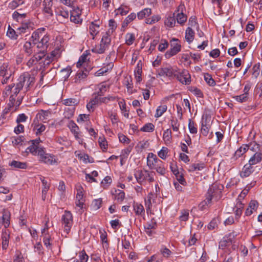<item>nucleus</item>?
<instances>
[{
  "instance_id": "29",
  "label": "nucleus",
  "mask_w": 262,
  "mask_h": 262,
  "mask_svg": "<svg viewBox=\"0 0 262 262\" xmlns=\"http://www.w3.org/2000/svg\"><path fill=\"white\" fill-rule=\"evenodd\" d=\"M151 14V10L150 8H145L137 13L138 18L142 19L149 16Z\"/></svg>"
},
{
  "instance_id": "52",
  "label": "nucleus",
  "mask_w": 262,
  "mask_h": 262,
  "mask_svg": "<svg viewBox=\"0 0 262 262\" xmlns=\"http://www.w3.org/2000/svg\"><path fill=\"white\" fill-rule=\"evenodd\" d=\"M71 72V69L70 67H69L61 70L60 71V73L62 75V78H64V80H66L70 76Z\"/></svg>"
},
{
  "instance_id": "48",
  "label": "nucleus",
  "mask_w": 262,
  "mask_h": 262,
  "mask_svg": "<svg viewBox=\"0 0 262 262\" xmlns=\"http://www.w3.org/2000/svg\"><path fill=\"white\" fill-rule=\"evenodd\" d=\"M42 34H40L38 31H35L32 34L31 41L34 44L40 40Z\"/></svg>"
},
{
  "instance_id": "2",
  "label": "nucleus",
  "mask_w": 262,
  "mask_h": 262,
  "mask_svg": "<svg viewBox=\"0 0 262 262\" xmlns=\"http://www.w3.org/2000/svg\"><path fill=\"white\" fill-rule=\"evenodd\" d=\"M134 176L136 181L140 185H145L146 181L152 183L155 181L154 175L155 172L147 170H135Z\"/></svg>"
},
{
  "instance_id": "1",
  "label": "nucleus",
  "mask_w": 262,
  "mask_h": 262,
  "mask_svg": "<svg viewBox=\"0 0 262 262\" xmlns=\"http://www.w3.org/2000/svg\"><path fill=\"white\" fill-rule=\"evenodd\" d=\"M34 83V78L28 73H24L20 75L18 82L14 89V93L17 95L23 88L28 91Z\"/></svg>"
},
{
  "instance_id": "39",
  "label": "nucleus",
  "mask_w": 262,
  "mask_h": 262,
  "mask_svg": "<svg viewBox=\"0 0 262 262\" xmlns=\"http://www.w3.org/2000/svg\"><path fill=\"white\" fill-rule=\"evenodd\" d=\"M115 194L113 193V195H115V199L117 200L119 202H122L125 197V193L123 191L120 190H115Z\"/></svg>"
},
{
  "instance_id": "4",
  "label": "nucleus",
  "mask_w": 262,
  "mask_h": 262,
  "mask_svg": "<svg viewBox=\"0 0 262 262\" xmlns=\"http://www.w3.org/2000/svg\"><path fill=\"white\" fill-rule=\"evenodd\" d=\"M38 160L47 165L57 164V159L56 157L53 155L46 153L43 149L38 152Z\"/></svg>"
},
{
  "instance_id": "6",
  "label": "nucleus",
  "mask_w": 262,
  "mask_h": 262,
  "mask_svg": "<svg viewBox=\"0 0 262 262\" xmlns=\"http://www.w3.org/2000/svg\"><path fill=\"white\" fill-rule=\"evenodd\" d=\"M62 224L64 225V231L68 234L73 225V216L70 211H65L62 216Z\"/></svg>"
},
{
  "instance_id": "21",
  "label": "nucleus",
  "mask_w": 262,
  "mask_h": 262,
  "mask_svg": "<svg viewBox=\"0 0 262 262\" xmlns=\"http://www.w3.org/2000/svg\"><path fill=\"white\" fill-rule=\"evenodd\" d=\"M50 115L51 112L49 111L40 110L37 114L36 118L41 121L46 122Z\"/></svg>"
},
{
  "instance_id": "62",
  "label": "nucleus",
  "mask_w": 262,
  "mask_h": 262,
  "mask_svg": "<svg viewBox=\"0 0 262 262\" xmlns=\"http://www.w3.org/2000/svg\"><path fill=\"white\" fill-rule=\"evenodd\" d=\"M102 203V199L99 198L97 199H95L93 201L92 205L95 209L97 210L101 207Z\"/></svg>"
},
{
  "instance_id": "60",
  "label": "nucleus",
  "mask_w": 262,
  "mask_h": 262,
  "mask_svg": "<svg viewBox=\"0 0 262 262\" xmlns=\"http://www.w3.org/2000/svg\"><path fill=\"white\" fill-rule=\"evenodd\" d=\"M108 26L110 28L109 30L106 33H108L109 34L111 32L113 33V31L116 29L117 28V24L114 19H111L109 20Z\"/></svg>"
},
{
  "instance_id": "46",
  "label": "nucleus",
  "mask_w": 262,
  "mask_h": 262,
  "mask_svg": "<svg viewBox=\"0 0 262 262\" xmlns=\"http://www.w3.org/2000/svg\"><path fill=\"white\" fill-rule=\"evenodd\" d=\"M119 105L120 106V110L122 111V113L125 117L126 118H128L129 117V113L128 110L126 109V104L124 102L120 101L119 102Z\"/></svg>"
},
{
  "instance_id": "53",
  "label": "nucleus",
  "mask_w": 262,
  "mask_h": 262,
  "mask_svg": "<svg viewBox=\"0 0 262 262\" xmlns=\"http://www.w3.org/2000/svg\"><path fill=\"white\" fill-rule=\"evenodd\" d=\"M68 126L71 130V132L74 135L77 134V133L79 132V128L78 126L73 121H71Z\"/></svg>"
},
{
  "instance_id": "18",
  "label": "nucleus",
  "mask_w": 262,
  "mask_h": 262,
  "mask_svg": "<svg viewBox=\"0 0 262 262\" xmlns=\"http://www.w3.org/2000/svg\"><path fill=\"white\" fill-rule=\"evenodd\" d=\"M254 171L253 167L248 164L244 165L240 172V176L242 178L249 177Z\"/></svg>"
},
{
  "instance_id": "19",
  "label": "nucleus",
  "mask_w": 262,
  "mask_h": 262,
  "mask_svg": "<svg viewBox=\"0 0 262 262\" xmlns=\"http://www.w3.org/2000/svg\"><path fill=\"white\" fill-rule=\"evenodd\" d=\"M258 203L256 200H252L250 202L248 207L247 208L245 214L247 216L251 215L253 211H256L258 208Z\"/></svg>"
},
{
  "instance_id": "38",
  "label": "nucleus",
  "mask_w": 262,
  "mask_h": 262,
  "mask_svg": "<svg viewBox=\"0 0 262 262\" xmlns=\"http://www.w3.org/2000/svg\"><path fill=\"white\" fill-rule=\"evenodd\" d=\"M46 129V126L42 124H34L33 130L35 132V134L37 135L41 134Z\"/></svg>"
},
{
  "instance_id": "37",
  "label": "nucleus",
  "mask_w": 262,
  "mask_h": 262,
  "mask_svg": "<svg viewBox=\"0 0 262 262\" xmlns=\"http://www.w3.org/2000/svg\"><path fill=\"white\" fill-rule=\"evenodd\" d=\"M171 134V131L170 129H167L164 132L163 138L166 143H170L172 138Z\"/></svg>"
},
{
  "instance_id": "32",
  "label": "nucleus",
  "mask_w": 262,
  "mask_h": 262,
  "mask_svg": "<svg viewBox=\"0 0 262 262\" xmlns=\"http://www.w3.org/2000/svg\"><path fill=\"white\" fill-rule=\"evenodd\" d=\"M154 169L161 175H164L166 173V169L164 166V163L162 161H159V163L157 166H154Z\"/></svg>"
},
{
  "instance_id": "49",
  "label": "nucleus",
  "mask_w": 262,
  "mask_h": 262,
  "mask_svg": "<svg viewBox=\"0 0 262 262\" xmlns=\"http://www.w3.org/2000/svg\"><path fill=\"white\" fill-rule=\"evenodd\" d=\"M178 23L182 25L185 23L187 20V16L183 13H178L176 16Z\"/></svg>"
},
{
  "instance_id": "3",
  "label": "nucleus",
  "mask_w": 262,
  "mask_h": 262,
  "mask_svg": "<svg viewBox=\"0 0 262 262\" xmlns=\"http://www.w3.org/2000/svg\"><path fill=\"white\" fill-rule=\"evenodd\" d=\"M111 38L108 33H105L101 38L100 43L92 49V52L97 54H102L107 50L111 43Z\"/></svg>"
},
{
  "instance_id": "44",
  "label": "nucleus",
  "mask_w": 262,
  "mask_h": 262,
  "mask_svg": "<svg viewBox=\"0 0 262 262\" xmlns=\"http://www.w3.org/2000/svg\"><path fill=\"white\" fill-rule=\"evenodd\" d=\"M24 3L23 0H14L9 4V8L11 9H15L19 5H21Z\"/></svg>"
},
{
  "instance_id": "17",
  "label": "nucleus",
  "mask_w": 262,
  "mask_h": 262,
  "mask_svg": "<svg viewBox=\"0 0 262 262\" xmlns=\"http://www.w3.org/2000/svg\"><path fill=\"white\" fill-rule=\"evenodd\" d=\"M100 25L97 21H93L89 25V32L90 34L92 36V38L94 39L95 36L99 32Z\"/></svg>"
},
{
  "instance_id": "28",
  "label": "nucleus",
  "mask_w": 262,
  "mask_h": 262,
  "mask_svg": "<svg viewBox=\"0 0 262 262\" xmlns=\"http://www.w3.org/2000/svg\"><path fill=\"white\" fill-rule=\"evenodd\" d=\"M9 166L15 168L26 169L27 168V163L13 160L9 164Z\"/></svg>"
},
{
  "instance_id": "41",
  "label": "nucleus",
  "mask_w": 262,
  "mask_h": 262,
  "mask_svg": "<svg viewBox=\"0 0 262 262\" xmlns=\"http://www.w3.org/2000/svg\"><path fill=\"white\" fill-rule=\"evenodd\" d=\"M209 128L210 127L206 124V121H204L203 119L201 129V134L204 136H207L209 133Z\"/></svg>"
},
{
  "instance_id": "14",
  "label": "nucleus",
  "mask_w": 262,
  "mask_h": 262,
  "mask_svg": "<svg viewBox=\"0 0 262 262\" xmlns=\"http://www.w3.org/2000/svg\"><path fill=\"white\" fill-rule=\"evenodd\" d=\"M25 53L28 56H30L34 53H36L35 46L31 41H26L23 46Z\"/></svg>"
},
{
  "instance_id": "22",
  "label": "nucleus",
  "mask_w": 262,
  "mask_h": 262,
  "mask_svg": "<svg viewBox=\"0 0 262 262\" xmlns=\"http://www.w3.org/2000/svg\"><path fill=\"white\" fill-rule=\"evenodd\" d=\"M43 148L42 147H40L39 146H36L35 144H33L32 143L31 145H30L27 149H26V152H30L33 155L38 156V152L40 150H42Z\"/></svg>"
},
{
  "instance_id": "27",
  "label": "nucleus",
  "mask_w": 262,
  "mask_h": 262,
  "mask_svg": "<svg viewBox=\"0 0 262 262\" xmlns=\"http://www.w3.org/2000/svg\"><path fill=\"white\" fill-rule=\"evenodd\" d=\"M10 213L6 210H4L3 212L2 220L3 224L5 228H7L10 225Z\"/></svg>"
},
{
  "instance_id": "40",
  "label": "nucleus",
  "mask_w": 262,
  "mask_h": 262,
  "mask_svg": "<svg viewBox=\"0 0 262 262\" xmlns=\"http://www.w3.org/2000/svg\"><path fill=\"white\" fill-rule=\"evenodd\" d=\"M74 107L65 108L63 114L64 117L68 119L72 118L74 115Z\"/></svg>"
},
{
  "instance_id": "50",
  "label": "nucleus",
  "mask_w": 262,
  "mask_h": 262,
  "mask_svg": "<svg viewBox=\"0 0 262 262\" xmlns=\"http://www.w3.org/2000/svg\"><path fill=\"white\" fill-rule=\"evenodd\" d=\"M248 93H244L238 96L233 97V98L237 101L242 103L246 102L248 100Z\"/></svg>"
},
{
  "instance_id": "23",
  "label": "nucleus",
  "mask_w": 262,
  "mask_h": 262,
  "mask_svg": "<svg viewBox=\"0 0 262 262\" xmlns=\"http://www.w3.org/2000/svg\"><path fill=\"white\" fill-rule=\"evenodd\" d=\"M195 33L191 27H188L185 31V40L188 43H191L194 39Z\"/></svg>"
},
{
  "instance_id": "8",
  "label": "nucleus",
  "mask_w": 262,
  "mask_h": 262,
  "mask_svg": "<svg viewBox=\"0 0 262 262\" xmlns=\"http://www.w3.org/2000/svg\"><path fill=\"white\" fill-rule=\"evenodd\" d=\"M49 39V36L48 35H43L40 40L33 44L35 46L36 51L45 52V51L48 47Z\"/></svg>"
},
{
  "instance_id": "51",
  "label": "nucleus",
  "mask_w": 262,
  "mask_h": 262,
  "mask_svg": "<svg viewBox=\"0 0 262 262\" xmlns=\"http://www.w3.org/2000/svg\"><path fill=\"white\" fill-rule=\"evenodd\" d=\"M63 103L67 106L74 107L75 105L77 104L78 102L75 99L69 98L63 100Z\"/></svg>"
},
{
  "instance_id": "24",
  "label": "nucleus",
  "mask_w": 262,
  "mask_h": 262,
  "mask_svg": "<svg viewBox=\"0 0 262 262\" xmlns=\"http://www.w3.org/2000/svg\"><path fill=\"white\" fill-rule=\"evenodd\" d=\"M108 88L109 86L106 85L104 82L101 83L97 85L98 90L97 92L95 93L94 95H97L98 96H102Z\"/></svg>"
},
{
  "instance_id": "35",
  "label": "nucleus",
  "mask_w": 262,
  "mask_h": 262,
  "mask_svg": "<svg viewBox=\"0 0 262 262\" xmlns=\"http://www.w3.org/2000/svg\"><path fill=\"white\" fill-rule=\"evenodd\" d=\"M152 196L153 194L150 192L148 194L147 198L145 199V205L147 213H148V211L150 210L152 206L151 200Z\"/></svg>"
},
{
  "instance_id": "42",
  "label": "nucleus",
  "mask_w": 262,
  "mask_h": 262,
  "mask_svg": "<svg viewBox=\"0 0 262 262\" xmlns=\"http://www.w3.org/2000/svg\"><path fill=\"white\" fill-rule=\"evenodd\" d=\"M88 74L89 71L86 69L79 71L76 76V82H77L78 80L80 81L81 79L85 78L88 76Z\"/></svg>"
},
{
  "instance_id": "12",
  "label": "nucleus",
  "mask_w": 262,
  "mask_h": 262,
  "mask_svg": "<svg viewBox=\"0 0 262 262\" xmlns=\"http://www.w3.org/2000/svg\"><path fill=\"white\" fill-rule=\"evenodd\" d=\"M32 24L29 20H25L21 23V26L17 29L19 34L26 33L32 30Z\"/></svg>"
},
{
  "instance_id": "63",
  "label": "nucleus",
  "mask_w": 262,
  "mask_h": 262,
  "mask_svg": "<svg viewBox=\"0 0 262 262\" xmlns=\"http://www.w3.org/2000/svg\"><path fill=\"white\" fill-rule=\"evenodd\" d=\"M170 122L173 130L175 132L178 131L180 126V124L178 122L177 119H171L170 120Z\"/></svg>"
},
{
  "instance_id": "31",
  "label": "nucleus",
  "mask_w": 262,
  "mask_h": 262,
  "mask_svg": "<svg viewBox=\"0 0 262 262\" xmlns=\"http://www.w3.org/2000/svg\"><path fill=\"white\" fill-rule=\"evenodd\" d=\"M142 66L140 65L139 62L138 63L136 70H135V77L137 82H140L142 80Z\"/></svg>"
},
{
  "instance_id": "61",
  "label": "nucleus",
  "mask_w": 262,
  "mask_h": 262,
  "mask_svg": "<svg viewBox=\"0 0 262 262\" xmlns=\"http://www.w3.org/2000/svg\"><path fill=\"white\" fill-rule=\"evenodd\" d=\"M100 147L103 150H105L107 148V143L104 138L100 137L98 140Z\"/></svg>"
},
{
  "instance_id": "13",
  "label": "nucleus",
  "mask_w": 262,
  "mask_h": 262,
  "mask_svg": "<svg viewBox=\"0 0 262 262\" xmlns=\"http://www.w3.org/2000/svg\"><path fill=\"white\" fill-rule=\"evenodd\" d=\"M160 161L156 155L152 152L148 154L147 157V165L150 169H154L156 163H159Z\"/></svg>"
},
{
  "instance_id": "9",
  "label": "nucleus",
  "mask_w": 262,
  "mask_h": 262,
  "mask_svg": "<svg viewBox=\"0 0 262 262\" xmlns=\"http://www.w3.org/2000/svg\"><path fill=\"white\" fill-rule=\"evenodd\" d=\"M218 193H221V192L215 189L213 186L210 187L207 192L205 200L202 202L203 206H208L210 205L211 203L212 199L214 198Z\"/></svg>"
},
{
  "instance_id": "45",
  "label": "nucleus",
  "mask_w": 262,
  "mask_h": 262,
  "mask_svg": "<svg viewBox=\"0 0 262 262\" xmlns=\"http://www.w3.org/2000/svg\"><path fill=\"white\" fill-rule=\"evenodd\" d=\"M79 261H76L74 259L73 262H86L88 260L89 256L84 251H80L78 254Z\"/></svg>"
},
{
  "instance_id": "10",
  "label": "nucleus",
  "mask_w": 262,
  "mask_h": 262,
  "mask_svg": "<svg viewBox=\"0 0 262 262\" xmlns=\"http://www.w3.org/2000/svg\"><path fill=\"white\" fill-rule=\"evenodd\" d=\"M177 70L171 67L161 68L159 72L160 76H167L170 78H174L177 74Z\"/></svg>"
},
{
  "instance_id": "34",
  "label": "nucleus",
  "mask_w": 262,
  "mask_h": 262,
  "mask_svg": "<svg viewBox=\"0 0 262 262\" xmlns=\"http://www.w3.org/2000/svg\"><path fill=\"white\" fill-rule=\"evenodd\" d=\"M248 149H250L251 150L255 151V152H262V149L260 148V145L255 142L250 143L248 145Z\"/></svg>"
},
{
  "instance_id": "58",
  "label": "nucleus",
  "mask_w": 262,
  "mask_h": 262,
  "mask_svg": "<svg viewBox=\"0 0 262 262\" xmlns=\"http://www.w3.org/2000/svg\"><path fill=\"white\" fill-rule=\"evenodd\" d=\"M189 216V210L186 209L182 210L181 212V215L179 219L181 221H186L188 220Z\"/></svg>"
},
{
  "instance_id": "59",
  "label": "nucleus",
  "mask_w": 262,
  "mask_h": 262,
  "mask_svg": "<svg viewBox=\"0 0 262 262\" xmlns=\"http://www.w3.org/2000/svg\"><path fill=\"white\" fill-rule=\"evenodd\" d=\"M204 79L206 82L210 86H214L215 85V82L214 79L212 78L211 76L209 74H206L204 75Z\"/></svg>"
},
{
  "instance_id": "33",
  "label": "nucleus",
  "mask_w": 262,
  "mask_h": 262,
  "mask_svg": "<svg viewBox=\"0 0 262 262\" xmlns=\"http://www.w3.org/2000/svg\"><path fill=\"white\" fill-rule=\"evenodd\" d=\"M26 16V13H20L18 11H15L12 14L13 18L16 20L17 22H24L23 19Z\"/></svg>"
},
{
  "instance_id": "56",
  "label": "nucleus",
  "mask_w": 262,
  "mask_h": 262,
  "mask_svg": "<svg viewBox=\"0 0 262 262\" xmlns=\"http://www.w3.org/2000/svg\"><path fill=\"white\" fill-rule=\"evenodd\" d=\"M7 35L11 39H16L18 36L16 34V31L10 26H9L8 29Z\"/></svg>"
},
{
  "instance_id": "26",
  "label": "nucleus",
  "mask_w": 262,
  "mask_h": 262,
  "mask_svg": "<svg viewBox=\"0 0 262 262\" xmlns=\"http://www.w3.org/2000/svg\"><path fill=\"white\" fill-rule=\"evenodd\" d=\"M134 210L137 215L143 216L145 213V210L143 206L139 203H134L133 205Z\"/></svg>"
},
{
  "instance_id": "57",
  "label": "nucleus",
  "mask_w": 262,
  "mask_h": 262,
  "mask_svg": "<svg viewBox=\"0 0 262 262\" xmlns=\"http://www.w3.org/2000/svg\"><path fill=\"white\" fill-rule=\"evenodd\" d=\"M188 128L190 133L196 134L198 129L196 127V124L191 119L189 120Z\"/></svg>"
},
{
  "instance_id": "43",
  "label": "nucleus",
  "mask_w": 262,
  "mask_h": 262,
  "mask_svg": "<svg viewBox=\"0 0 262 262\" xmlns=\"http://www.w3.org/2000/svg\"><path fill=\"white\" fill-rule=\"evenodd\" d=\"M154 125L152 123H148L141 128L140 130L144 132H152L154 130Z\"/></svg>"
},
{
  "instance_id": "55",
  "label": "nucleus",
  "mask_w": 262,
  "mask_h": 262,
  "mask_svg": "<svg viewBox=\"0 0 262 262\" xmlns=\"http://www.w3.org/2000/svg\"><path fill=\"white\" fill-rule=\"evenodd\" d=\"M168 149L167 147H163L162 149L158 152V156L162 159L165 160L167 156Z\"/></svg>"
},
{
  "instance_id": "64",
  "label": "nucleus",
  "mask_w": 262,
  "mask_h": 262,
  "mask_svg": "<svg viewBox=\"0 0 262 262\" xmlns=\"http://www.w3.org/2000/svg\"><path fill=\"white\" fill-rule=\"evenodd\" d=\"M33 56L36 60L37 62L40 61L45 56V52L36 51V53H33Z\"/></svg>"
},
{
  "instance_id": "30",
  "label": "nucleus",
  "mask_w": 262,
  "mask_h": 262,
  "mask_svg": "<svg viewBox=\"0 0 262 262\" xmlns=\"http://www.w3.org/2000/svg\"><path fill=\"white\" fill-rule=\"evenodd\" d=\"M234 233H230L229 234L228 236L224 238L220 243L222 247L228 246L232 242V239L234 237Z\"/></svg>"
},
{
  "instance_id": "25",
  "label": "nucleus",
  "mask_w": 262,
  "mask_h": 262,
  "mask_svg": "<svg viewBox=\"0 0 262 262\" xmlns=\"http://www.w3.org/2000/svg\"><path fill=\"white\" fill-rule=\"evenodd\" d=\"M205 167L204 163H193L190 165L188 167V170L189 172H193L196 170H202Z\"/></svg>"
},
{
  "instance_id": "16",
  "label": "nucleus",
  "mask_w": 262,
  "mask_h": 262,
  "mask_svg": "<svg viewBox=\"0 0 262 262\" xmlns=\"http://www.w3.org/2000/svg\"><path fill=\"white\" fill-rule=\"evenodd\" d=\"M248 150V145H243L234 153V156L231 158V162H235L238 158L241 157Z\"/></svg>"
},
{
  "instance_id": "47",
  "label": "nucleus",
  "mask_w": 262,
  "mask_h": 262,
  "mask_svg": "<svg viewBox=\"0 0 262 262\" xmlns=\"http://www.w3.org/2000/svg\"><path fill=\"white\" fill-rule=\"evenodd\" d=\"M135 40V37L134 34L128 33L125 35V43L130 46L132 45Z\"/></svg>"
},
{
  "instance_id": "7",
  "label": "nucleus",
  "mask_w": 262,
  "mask_h": 262,
  "mask_svg": "<svg viewBox=\"0 0 262 262\" xmlns=\"http://www.w3.org/2000/svg\"><path fill=\"white\" fill-rule=\"evenodd\" d=\"M175 77L182 84H189L190 83V75L185 70L177 71Z\"/></svg>"
},
{
  "instance_id": "11",
  "label": "nucleus",
  "mask_w": 262,
  "mask_h": 262,
  "mask_svg": "<svg viewBox=\"0 0 262 262\" xmlns=\"http://www.w3.org/2000/svg\"><path fill=\"white\" fill-rule=\"evenodd\" d=\"M13 75V71L7 63H4L0 67V76H12Z\"/></svg>"
},
{
  "instance_id": "36",
  "label": "nucleus",
  "mask_w": 262,
  "mask_h": 262,
  "mask_svg": "<svg viewBox=\"0 0 262 262\" xmlns=\"http://www.w3.org/2000/svg\"><path fill=\"white\" fill-rule=\"evenodd\" d=\"M167 109V107L166 105H162L158 107L156 110V113L155 115L156 118H159L161 117L164 113H165Z\"/></svg>"
},
{
  "instance_id": "5",
  "label": "nucleus",
  "mask_w": 262,
  "mask_h": 262,
  "mask_svg": "<svg viewBox=\"0 0 262 262\" xmlns=\"http://www.w3.org/2000/svg\"><path fill=\"white\" fill-rule=\"evenodd\" d=\"M170 49L165 54L166 58H169L181 51V46L178 39L172 38L170 41Z\"/></svg>"
},
{
  "instance_id": "54",
  "label": "nucleus",
  "mask_w": 262,
  "mask_h": 262,
  "mask_svg": "<svg viewBox=\"0 0 262 262\" xmlns=\"http://www.w3.org/2000/svg\"><path fill=\"white\" fill-rule=\"evenodd\" d=\"M165 25L169 27H173L176 24V19L174 16H169L165 20Z\"/></svg>"
},
{
  "instance_id": "20",
  "label": "nucleus",
  "mask_w": 262,
  "mask_h": 262,
  "mask_svg": "<svg viewBox=\"0 0 262 262\" xmlns=\"http://www.w3.org/2000/svg\"><path fill=\"white\" fill-rule=\"evenodd\" d=\"M262 159V152H255L254 155L250 158L248 163L251 166L259 163Z\"/></svg>"
},
{
  "instance_id": "15",
  "label": "nucleus",
  "mask_w": 262,
  "mask_h": 262,
  "mask_svg": "<svg viewBox=\"0 0 262 262\" xmlns=\"http://www.w3.org/2000/svg\"><path fill=\"white\" fill-rule=\"evenodd\" d=\"M43 12L49 16H52L53 15L52 7L53 6L52 0H44L43 2Z\"/></svg>"
}]
</instances>
